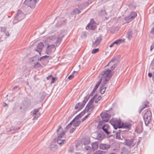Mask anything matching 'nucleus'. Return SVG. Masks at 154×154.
I'll list each match as a JSON object with an SVG mask.
<instances>
[{"mask_svg": "<svg viewBox=\"0 0 154 154\" xmlns=\"http://www.w3.org/2000/svg\"><path fill=\"white\" fill-rule=\"evenodd\" d=\"M66 33L65 31L64 30H61L58 33V35L57 37L54 36H52L49 37L47 38V41L51 42V41L55 42L54 44L56 47L58 46L61 43L62 38L63 37Z\"/></svg>", "mask_w": 154, "mask_h": 154, "instance_id": "obj_1", "label": "nucleus"}, {"mask_svg": "<svg viewBox=\"0 0 154 154\" xmlns=\"http://www.w3.org/2000/svg\"><path fill=\"white\" fill-rule=\"evenodd\" d=\"M112 74L109 69H105L99 75V78L102 81V84H106L110 80Z\"/></svg>", "mask_w": 154, "mask_h": 154, "instance_id": "obj_2", "label": "nucleus"}, {"mask_svg": "<svg viewBox=\"0 0 154 154\" xmlns=\"http://www.w3.org/2000/svg\"><path fill=\"white\" fill-rule=\"evenodd\" d=\"M24 17L25 15L22 11L20 10H18L16 15L13 20V23H16L18 21L22 20Z\"/></svg>", "mask_w": 154, "mask_h": 154, "instance_id": "obj_3", "label": "nucleus"}, {"mask_svg": "<svg viewBox=\"0 0 154 154\" xmlns=\"http://www.w3.org/2000/svg\"><path fill=\"white\" fill-rule=\"evenodd\" d=\"M109 122L115 129H116L118 128H121V121L120 120H116L113 119L111 120Z\"/></svg>", "mask_w": 154, "mask_h": 154, "instance_id": "obj_4", "label": "nucleus"}, {"mask_svg": "<svg viewBox=\"0 0 154 154\" xmlns=\"http://www.w3.org/2000/svg\"><path fill=\"white\" fill-rule=\"evenodd\" d=\"M152 118V114L150 111L147 110L144 114L143 118L145 124H148L151 121Z\"/></svg>", "mask_w": 154, "mask_h": 154, "instance_id": "obj_5", "label": "nucleus"}, {"mask_svg": "<svg viewBox=\"0 0 154 154\" xmlns=\"http://www.w3.org/2000/svg\"><path fill=\"white\" fill-rule=\"evenodd\" d=\"M94 99L92 98L87 104L86 109V110L89 112L91 111L94 108L95 105L94 103Z\"/></svg>", "mask_w": 154, "mask_h": 154, "instance_id": "obj_6", "label": "nucleus"}, {"mask_svg": "<svg viewBox=\"0 0 154 154\" xmlns=\"http://www.w3.org/2000/svg\"><path fill=\"white\" fill-rule=\"evenodd\" d=\"M121 140H124L125 144L128 146L133 147L135 145L136 143L134 142V140L132 139H126L123 137Z\"/></svg>", "mask_w": 154, "mask_h": 154, "instance_id": "obj_7", "label": "nucleus"}, {"mask_svg": "<svg viewBox=\"0 0 154 154\" xmlns=\"http://www.w3.org/2000/svg\"><path fill=\"white\" fill-rule=\"evenodd\" d=\"M56 45H49L47 47L46 53L48 54H49L54 52L56 50Z\"/></svg>", "mask_w": 154, "mask_h": 154, "instance_id": "obj_8", "label": "nucleus"}, {"mask_svg": "<svg viewBox=\"0 0 154 154\" xmlns=\"http://www.w3.org/2000/svg\"><path fill=\"white\" fill-rule=\"evenodd\" d=\"M96 23L94 20H91L90 23H89L86 27V28H88L90 29L94 30L96 27Z\"/></svg>", "mask_w": 154, "mask_h": 154, "instance_id": "obj_9", "label": "nucleus"}, {"mask_svg": "<svg viewBox=\"0 0 154 154\" xmlns=\"http://www.w3.org/2000/svg\"><path fill=\"white\" fill-rule=\"evenodd\" d=\"M58 134L57 138H62V137L64 135L65 133L64 131H63L62 129L61 126H59L58 129L57 130Z\"/></svg>", "mask_w": 154, "mask_h": 154, "instance_id": "obj_10", "label": "nucleus"}, {"mask_svg": "<svg viewBox=\"0 0 154 154\" xmlns=\"http://www.w3.org/2000/svg\"><path fill=\"white\" fill-rule=\"evenodd\" d=\"M115 61L116 60L115 59H112L107 65V66H108V65H112V66L110 67V69L109 70L111 72L113 70L116 66V64L115 63Z\"/></svg>", "mask_w": 154, "mask_h": 154, "instance_id": "obj_11", "label": "nucleus"}, {"mask_svg": "<svg viewBox=\"0 0 154 154\" xmlns=\"http://www.w3.org/2000/svg\"><path fill=\"white\" fill-rule=\"evenodd\" d=\"M100 116L103 121L107 122L109 120V115L106 112L102 113Z\"/></svg>", "mask_w": 154, "mask_h": 154, "instance_id": "obj_12", "label": "nucleus"}, {"mask_svg": "<svg viewBox=\"0 0 154 154\" xmlns=\"http://www.w3.org/2000/svg\"><path fill=\"white\" fill-rule=\"evenodd\" d=\"M102 128L104 132L107 134H109L111 133V131L110 130V128L107 124H105L103 125L102 127Z\"/></svg>", "mask_w": 154, "mask_h": 154, "instance_id": "obj_13", "label": "nucleus"}, {"mask_svg": "<svg viewBox=\"0 0 154 154\" xmlns=\"http://www.w3.org/2000/svg\"><path fill=\"white\" fill-rule=\"evenodd\" d=\"M125 39H119L113 42L109 46L111 48L114 46L115 45H117L121 43L124 42Z\"/></svg>", "mask_w": 154, "mask_h": 154, "instance_id": "obj_14", "label": "nucleus"}, {"mask_svg": "<svg viewBox=\"0 0 154 154\" xmlns=\"http://www.w3.org/2000/svg\"><path fill=\"white\" fill-rule=\"evenodd\" d=\"M44 47V44L42 42H40L39 43L37 46L36 51L38 52L39 54H40Z\"/></svg>", "mask_w": 154, "mask_h": 154, "instance_id": "obj_15", "label": "nucleus"}, {"mask_svg": "<svg viewBox=\"0 0 154 154\" xmlns=\"http://www.w3.org/2000/svg\"><path fill=\"white\" fill-rule=\"evenodd\" d=\"M131 124L129 123H123L121 125V128L125 129L126 130L128 131L131 128Z\"/></svg>", "mask_w": 154, "mask_h": 154, "instance_id": "obj_16", "label": "nucleus"}, {"mask_svg": "<svg viewBox=\"0 0 154 154\" xmlns=\"http://www.w3.org/2000/svg\"><path fill=\"white\" fill-rule=\"evenodd\" d=\"M134 35V31L129 30L127 32V37L129 40H131Z\"/></svg>", "mask_w": 154, "mask_h": 154, "instance_id": "obj_17", "label": "nucleus"}, {"mask_svg": "<svg viewBox=\"0 0 154 154\" xmlns=\"http://www.w3.org/2000/svg\"><path fill=\"white\" fill-rule=\"evenodd\" d=\"M50 149L52 151H55L57 148V146L55 142V140H53L51 143L50 146Z\"/></svg>", "mask_w": 154, "mask_h": 154, "instance_id": "obj_18", "label": "nucleus"}, {"mask_svg": "<svg viewBox=\"0 0 154 154\" xmlns=\"http://www.w3.org/2000/svg\"><path fill=\"white\" fill-rule=\"evenodd\" d=\"M32 114L35 115L33 119H36L40 116L38 109H35L32 112Z\"/></svg>", "mask_w": 154, "mask_h": 154, "instance_id": "obj_19", "label": "nucleus"}, {"mask_svg": "<svg viewBox=\"0 0 154 154\" xmlns=\"http://www.w3.org/2000/svg\"><path fill=\"white\" fill-rule=\"evenodd\" d=\"M102 40V38L101 37H99L95 40L94 42L93 43V47H96L98 45Z\"/></svg>", "mask_w": 154, "mask_h": 154, "instance_id": "obj_20", "label": "nucleus"}, {"mask_svg": "<svg viewBox=\"0 0 154 154\" xmlns=\"http://www.w3.org/2000/svg\"><path fill=\"white\" fill-rule=\"evenodd\" d=\"M104 137V135L102 132L98 133L97 134L96 138L98 140H101Z\"/></svg>", "mask_w": 154, "mask_h": 154, "instance_id": "obj_21", "label": "nucleus"}, {"mask_svg": "<svg viewBox=\"0 0 154 154\" xmlns=\"http://www.w3.org/2000/svg\"><path fill=\"white\" fill-rule=\"evenodd\" d=\"M57 141L58 144L60 146L62 145L66 142V140H65L59 138H57Z\"/></svg>", "mask_w": 154, "mask_h": 154, "instance_id": "obj_22", "label": "nucleus"}, {"mask_svg": "<svg viewBox=\"0 0 154 154\" xmlns=\"http://www.w3.org/2000/svg\"><path fill=\"white\" fill-rule=\"evenodd\" d=\"M39 60V57L38 56H35L30 59V61L32 63H36Z\"/></svg>", "mask_w": 154, "mask_h": 154, "instance_id": "obj_23", "label": "nucleus"}, {"mask_svg": "<svg viewBox=\"0 0 154 154\" xmlns=\"http://www.w3.org/2000/svg\"><path fill=\"white\" fill-rule=\"evenodd\" d=\"M80 114H79L78 116H77L75 118L73 119V120L72 121L66 126V128H69L72 125V124L73 123V122H74L77 118H80L81 117V116H80Z\"/></svg>", "mask_w": 154, "mask_h": 154, "instance_id": "obj_24", "label": "nucleus"}, {"mask_svg": "<svg viewBox=\"0 0 154 154\" xmlns=\"http://www.w3.org/2000/svg\"><path fill=\"white\" fill-rule=\"evenodd\" d=\"M100 147L102 149H106L109 148V146L108 144H102L100 145Z\"/></svg>", "mask_w": 154, "mask_h": 154, "instance_id": "obj_25", "label": "nucleus"}, {"mask_svg": "<svg viewBox=\"0 0 154 154\" xmlns=\"http://www.w3.org/2000/svg\"><path fill=\"white\" fill-rule=\"evenodd\" d=\"M104 84L102 83L100 86V92L102 94H103L105 92L106 88V87L104 85Z\"/></svg>", "mask_w": 154, "mask_h": 154, "instance_id": "obj_26", "label": "nucleus"}, {"mask_svg": "<svg viewBox=\"0 0 154 154\" xmlns=\"http://www.w3.org/2000/svg\"><path fill=\"white\" fill-rule=\"evenodd\" d=\"M92 149L93 150L96 149L98 147V143L97 142H94L92 143Z\"/></svg>", "mask_w": 154, "mask_h": 154, "instance_id": "obj_27", "label": "nucleus"}, {"mask_svg": "<svg viewBox=\"0 0 154 154\" xmlns=\"http://www.w3.org/2000/svg\"><path fill=\"white\" fill-rule=\"evenodd\" d=\"M129 151L126 148L124 147L122 148L121 152V154H128Z\"/></svg>", "mask_w": 154, "mask_h": 154, "instance_id": "obj_28", "label": "nucleus"}, {"mask_svg": "<svg viewBox=\"0 0 154 154\" xmlns=\"http://www.w3.org/2000/svg\"><path fill=\"white\" fill-rule=\"evenodd\" d=\"M101 82V80H100L99 81H98L97 82L96 85H95V86L94 87L93 90V91H95L97 89L98 87L99 86V85H100Z\"/></svg>", "mask_w": 154, "mask_h": 154, "instance_id": "obj_29", "label": "nucleus"}, {"mask_svg": "<svg viewBox=\"0 0 154 154\" xmlns=\"http://www.w3.org/2000/svg\"><path fill=\"white\" fill-rule=\"evenodd\" d=\"M130 16V19H132L133 20L137 16V14L135 12H132Z\"/></svg>", "mask_w": 154, "mask_h": 154, "instance_id": "obj_30", "label": "nucleus"}, {"mask_svg": "<svg viewBox=\"0 0 154 154\" xmlns=\"http://www.w3.org/2000/svg\"><path fill=\"white\" fill-rule=\"evenodd\" d=\"M121 132V131L119 130L116 133V137L117 139H121L120 134Z\"/></svg>", "mask_w": 154, "mask_h": 154, "instance_id": "obj_31", "label": "nucleus"}, {"mask_svg": "<svg viewBox=\"0 0 154 154\" xmlns=\"http://www.w3.org/2000/svg\"><path fill=\"white\" fill-rule=\"evenodd\" d=\"M81 122L80 121H76L74 123L73 125L75 127H76L77 126H78L79 125V124Z\"/></svg>", "mask_w": 154, "mask_h": 154, "instance_id": "obj_32", "label": "nucleus"}, {"mask_svg": "<svg viewBox=\"0 0 154 154\" xmlns=\"http://www.w3.org/2000/svg\"><path fill=\"white\" fill-rule=\"evenodd\" d=\"M85 149L86 150H88V153H90L91 152V148L90 146H87L85 147Z\"/></svg>", "mask_w": 154, "mask_h": 154, "instance_id": "obj_33", "label": "nucleus"}, {"mask_svg": "<svg viewBox=\"0 0 154 154\" xmlns=\"http://www.w3.org/2000/svg\"><path fill=\"white\" fill-rule=\"evenodd\" d=\"M125 20L127 23H128L132 20V19H130V16L126 17L125 18Z\"/></svg>", "mask_w": 154, "mask_h": 154, "instance_id": "obj_34", "label": "nucleus"}, {"mask_svg": "<svg viewBox=\"0 0 154 154\" xmlns=\"http://www.w3.org/2000/svg\"><path fill=\"white\" fill-rule=\"evenodd\" d=\"M150 69L154 70V60L152 61L150 66Z\"/></svg>", "mask_w": 154, "mask_h": 154, "instance_id": "obj_35", "label": "nucleus"}, {"mask_svg": "<svg viewBox=\"0 0 154 154\" xmlns=\"http://www.w3.org/2000/svg\"><path fill=\"white\" fill-rule=\"evenodd\" d=\"M88 33L87 32H83L81 34V36L83 38L86 37Z\"/></svg>", "mask_w": 154, "mask_h": 154, "instance_id": "obj_36", "label": "nucleus"}, {"mask_svg": "<svg viewBox=\"0 0 154 154\" xmlns=\"http://www.w3.org/2000/svg\"><path fill=\"white\" fill-rule=\"evenodd\" d=\"M34 64L35 68H38L41 66V64L37 62L36 63H34Z\"/></svg>", "mask_w": 154, "mask_h": 154, "instance_id": "obj_37", "label": "nucleus"}, {"mask_svg": "<svg viewBox=\"0 0 154 154\" xmlns=\"http://www.w3.org/2000/svg\"><path fill=\"white\" fill-rule=\"evenodd\" d=\"M49 56H47V55H45L44 56H43L42 57H41L40 58V59H39V60L41 61L43 60H45V59H46L47 57H49Z\"/></svg>", "mask_w": 154, "mask_h": 154, "instance_id": "obj_38", "label": "nucleus"}, {"mask_svg": "<svg viewBox=\"0 0 154 154\" xmlns=\"http://www.w3.org/2000/svg\"><path fill=\"white\" fill-rule=\"evenodd\" d=\"M76 72H75V71H74L73 72L72 74H71V75H69L68 76V79H70V80L71 79H72L73 78V77H74L73 74H74Z\"/></svg>", "mask_w": 154, "mask_h": 154, "instance_id": "obj_39", "label": "nucleus"}, {"mask_svg": "<svg viewBox=\"0 0 154 154\" xmlns=\"http://www.w3.org/2000/svg\"><path fill=\"white\" fill-rule=\"evenodd\" d=\"M89 98V97L88 96H86L84 98L83 100V102L85 103H86V102L88 100V99Z\"/></svg>", "mask_w": 154, "mask_h": 154, "instance_id": "obj_40", "label": "nucleus"}, {"mask_svg": "<svg viewBox=\"0 0 154 154\" xmlns=\"http://www.w3.org/2000/svg\"><path fill=\"white\" fill-rule=\"evenodd\" d=\"M73 11L75 14H79L81 12L78 9H75Z\"/></svg>", "mask_w": 154, "mask_h": 154, "instance_id": "obj_41", "label": "nucleus"}, {"mask_svg": "<svg viewBox=\"0 0 154 154\" xmlns=\"http://www.w3.org/2000/svg\"><path fill=\"white\" fill-rule=\"evenodd\" d=\"M103 152L101 150H99L96 152L94 154H103Z\"/></svg>", "mask_w": 154, "mask_h": 154, "instance_id": "obj_42", "label": "nucleus"}, {"mask_svg": "<svg viewBox=\"0 0 154 154\" xmlns=\"http://www.w3.org/2000/svg\"><path fill=\"white\" fill-rule=\"evenodd\" d=\"M99 51V49L98 48L93 49L92 51V54H95L98 52Z\"/></svg>", "mask_w": 154, "mask_h": 154, "instance_id": "obj_43", "label": "nucleus"}, {"mask_svg": "<svg viewBox=\"0 0 154 154\" xmlns=\"http://www.w3.org/2000/svg\"><path fill=\"white\" fill-rule=\"evenodd\" d=\"M85 103L82 102V103L79 106V109H81L85 106Z\"/></svg>", "mask_w": 154, "mask_h": 154, "instance_id": "obj_44", "label": "nucleus"}, {"mask_svg": "<svg viewBox=\"0 0 154 154\" xmlns=\"http://www.w3.org/2000/svg\"><path fill=\"white\" fill-rule=\"evenodd\" d=\"M1 31L2 32H5L6 31V29L5 27H1Z\"/></svg>", "mask_w": 154, "mask_h": 154, "instance_id": "obj_45", "label": "nucleus"}, {"mask_svg": "<svg viewBox=\"0 0 154 154\" xmlns=\"http://www.w3.org/2000/svg\"><path fill=\"white\" fill-rule=\"evenodd\" d=\"M150 33L154 37V27L151 29Z\"/></svg>", "mask_w": 154, "mask_h": 154, "instance_id": "obj_46", "label": "nucleus"}, {"mask_svg": "<svg viewBox=\"0 0 154 154\" xmlns=\"http://www.w3.org/2000/svg\"><path fill=\"white\" fill-rule=\"evenodd\" d=\"M89 115H87L86 116L83 118L82 120V122H83L85 120L88 116Z\"/></svg>", "mask_w": 154, "mask_h": 154, "instance_id": "obj_47", "label": "nucleus"}, {"mask_svg": "<svg viewBox=\"0 0 154 154\" xmlns=\"http://www.w3.org/2000/svg\"><path fill=\"white\" fill-rule=\"evenodd\" d=\"M154 48V42L152 44L150 47V51H151Z\"/></svg>", "mask_w": 154, "mask_h": 154, "instance_id": "obj_48", "label": "nucleus"}, {"mask_svg": "<svg viewBox=\"0 0 154 154\" xmlns=\"http://www.w3.org/2000/svg\"><path fill=\"white\" fill-rule=\"evenodd\" d=\"M55 79H56L55 78H52V80L51 82V84H52V83H54L55 81Z\"/></svg>", "mask_w": 154, "mask_h": 154, "instance_id": "obj_49", "label": "nucleus"}, {"mask_svg": "<svg viewBox=\"0 0 154 154\" xmlns=\"http://www.w3.org/2000/svg\"><path fill=\"white\" fill-rule=\"evenodd\" d=\"M79 106V103H78L76 104L75 106V108L76 109H77V108H78V107Z\"/></svg>", "mask_w": 154, "mask_h": 154, "instance_id": "obj_50", "label": "nucleus"}, {"mask_svg": "<svg viewBox=\"0 0 154 154\" xmlns=\"http://www.w3.org/2000/svg\"><path fill=\"white\" fill-rule=\"evenodd\" d=\"M75 128H72L71 129L70 131H69V132L70 133H72L75 130Z\"/></svg>", "mask_w": 154, "mask_h": 154, "instance_id": "obj_51", "label": "nucleus"}, {"mask_svg": "<svg viewBox=\"0 0 154 154\" xmlns=\"http://www.w3.org/2000/svg\"><path fill=\"white\" fill-rule=\"evenodd\" d=\"M148 76L149 77H152V75H153V74H152L151 73H148Z\"/></svg>", "mask_w": 154, "mask_h": 154, "instance_id": "obj_52", "label": "nucleus"}, {"mask_svg": "<svg viewBox=\"0 0 154 154\" xmlns=\"http://www.w3.org/2000/svg\"><path fill=\"white\" fill-rule=\"evenodd\" d=\"M52 76V75H51L47 77V80L49 79Z\"/></svg>", "mask_w": 154, "mask_h": 154, "instance_id": "obj_53", "label": "nucleus"}, {"mask_svg": "<svg viewBox=\"0 0 154 154\" xmlns=\"http://www.w3.org/2000/svg\"><path fill=\"white\" fill-rule=\"evenodd\" d=\"M5 33L6 35H7V36L9 35V33L8 32V31L7 32L6 31Z\"/></svg>", "mask_w": 154, "mask_h": 154, "instance_id": "obj_54", "label": "nucleus"}, {"mask_svg": "<svg viewBox=\"0 0 154 154\" xmlns=\"http://www.w3.org/2000/svg\"><path fill=\"white\" fill-rule=\"evenodd\" d=\"M95 91H93V90L90 94V96H92Z\"/></svg>", "mask_w": 154, "mask_h": 154, "instance_id": "obj_55", "label": "nucleus"}, {"mask_svg": "<svg viewBox=\"0 0 154 154\" xmlns=\"http://www.w3.org/2000/svg\"><path fill=\"white\" fill-rule=\"evenodd\" d=\"M145 108V107H143L141 109H140V111H139V112L140 113L141 112V111H142V110L143 109H144Z\"/></svg>", "mask_w": 154, "mask_h": 154, "instance_id": "obj_56", "label": "nucleus"}, {"mask_svg": "<svg viewBox=\"0 0 154 154\" xmlns=\"http://www.w3.org/2000/svg\"><path fill=\"white\" fill-rule=\"evenodd\" d=\"M152 77L153 79H154V72L153 73Z\"/></svg>", "mask_w": 154, "mask_h": 154, "instance_id": "obj_57", "label": "nucleus"}, {"mask_svg": "<svg viewBox=\"0 0 154 154\" xmlns=\"http://www.w3.org/2000/svg\"><path fill=\"white\" fill-rule=\"evenodd\" d=\"M101 123H102V122H100L99 123V125H101Z\"/></svg>", "mask_w": 154, "mask_h": 154, "instance_id": "obj_58", "label": "nucleus"}, {"mask_svg": "<svg viewBox=\"0 0 154 154\" xmlns=\"http://www.w3.org/2000/svg\"><path fill=\"white\" fill-rule=\"evenodd\" d=\"M17 88V86H15L14 88L13 89H16Z\"/></svg>", "mask_w": 154, "mask_h": 154, "instance_id": "obj_59", "label": "nucleus"}, {"mask_svg": "<svg viewBox=\"0 0 154 154\" xmlns=\"http://www.w3.org/2000/svg\"><path fill=\"white\" fill-rule=\"evenodd\" d=\"M5 106H7V104H6V103H5Z\"/></svg>", "mask_w": 154, "mask_h": 154, "instance_id": "obj_60", "label": "nucleus"}, {"mask_svg": "<svg viewBox=\"0 0 154 154\" xmlns=\"http://www.w3.org/2000/svg\"><path fill=\"white\" fill-rule=\"evenodd\" d=\"M97 101H95V103H97Z\"/></svg>", "mask_w": 154, "mask_h": 154, "instance_id": "obj_61", "label": "nucleus"}]
</instances>
